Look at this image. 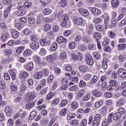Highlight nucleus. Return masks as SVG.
I'll use <instances>...</instances> for the list:
<instances>
[{
    "label": "nucleus",
    "mask_w": 126,
    "mask_h": 126,
    "mask_svg": "<svg viewBox=\"0 0 126 126\" xmlns=\"http://www.w3.org/2000/svg\"><path fill=\"white\" fill-rule=\"evenodd\" d=\"M24 67L25 69H26L27 71H32L34 68V64L32 62H30L27 63H26Z\"/></svg>",
    "instance_id": "obj_1"
},
{
    "label": "nucleus",
    "mask_w": 126,
    "mask_h": 126,
    "mask_svg": "<svg viewBox=\"0 0 126 126\" xmlns=\"http://www.w3.org/2000/svg\"><path fill=\"white\" fill-rule=\"evenodd\" d=\"M21 112H22V111H20L19 112L14 114V119H15V120H17L19 118H21Z\"/></svg>",
    "instance_id": "obj_56"
},
{
    "label": "nucleus",
    "mask_w": 126,
    "mask_h": 126,
    "mask_svg": "<svg viewBox=\"0 0 126 126\" xmlns=\"http://www.w3.org/2000/svg\"><path fill=\"white\" fill-rule=\"evenodd\" d=\"M109 84L113 87H116L118 85V83L114 80H111L109 82Z\"/></svg>",
    "instance_id": "obj_58"
},
{
    "label": "nucleus",
    "mask_w": 126,
    "mask_h": 126,
    "mask_svg": "<svg viewBox=\"0 0 126 126\" xmlns=\"http://www.w3.org/2000/svg\"><path fill=\"white\" fill-rule=\"evenodd\" d=\"M118 113H120V114H121V115H122V114L124 115L125 114H126V110H125V109H124V108L120 107L118 109Z\"/></svg>",
    "instance_id": "obj_63"
},
{
    "label": "nucleus",
    "mask_w": 126,
    "mask_h": 126,
    "mask_svg": "<svg viewBox=\"0 0 126 126\" xmlns=\"http://www.w3.org/2000/svg\"><path fill=\"white\" fill-rule=\"evenodd\" d=\"M26 14V11L22 10V11H18L17 13V15L18 16H23V15Z\"/></svg>",
    "instance_id": "obj_50"
},
{
    "label": "nucleus",
    "mask_w": 126,
    "mask_h": 126,
    "mask_svg": "<svg viewBox=\"0 0 126 126\" xmlns=\"http://www.w3.org/2000/svg\"><path fill=\"white\" fill-rule=\"evenodd\" d=\"M80 56L76 55L74 53H72L71 55L72 59L75 61H81L82 59V54L79 53Z\"/></svg>",
    "instance_id": "obj_15"
},
{
    "label": "nucleus",
    "mask_w": 126,
    "mask_h": 126,
    "mask_svg": "<svg viewBox=\"0 0 126 126\" xmlns=\"http://www.w3.org/2000/svg\"><path fill=\"white\" fill-rule=\"evenodd\" d=\"M61 81L63 85H65V86H67L68 84V79H67V78H65V77L63 78Z\"/></svg>",
    "instance_id": "obj_33"
},
{
    "label": "nucleus",
    "mask_w": 126,
    "mask_h": 126,
    "mask_svg": "<svg viewBox=\"0 0 126 126\" xmlns=\"http://www.w3.org/2000/svg\"><path fill=\"white\" fill-rule=\"evenodd\" d=\"M79 49L83 52H84L87 50V47L83 44L79 45L78 46Z\"/></svg>",
    "instance_id": "obj_42"
},
{
    "label": "nucleus",
    "mask_w": 126,
    "mask_h": 126,
    "mask_svg": "<svg viewBox=\"0 0 126 126\" xmlns=\"http://www.w3.org/2000/svg\"><path fill=\"white\" fill-rule=\"evenodd\" d=\"M35 97L36 96H35V94H34V93L28 92L26 94V98H27V99H28L29 100H30V101L34 100Z\"/></svg>",
    "instance_id": "obj_8"
},
{
    "label": "nucleus",
    "mask_w": 126,
    "mask_h": 126,
    "mask_svg": "<svg viewBox=\"0 0 126 126\" xmlns=\"http://www.w3.org/2000/svg\"><path fill=\"white\" fill-rule=\"evenodd\" d=\"M111 5L113 7H118L120 5V1H119V0H112L111 1Z\"/></svg>",
    "instance_id": "obj_23"
},
{
    "label": "nucleus",
    "mask_w": 126,
    "mask_h": 126,
    "mask_svg": "<svg viewBox=\"0 0 126 126\" xmlns=\"http://www.w3.org/2000/svg\"><path fill=\"white\" fill-rule=\"evenodd\" d=\"M42 77H43V74H42V72H37L33 75V78H35V79H37V80L41 79Z\"/></svg>",
    "instance_id": "obj_17"
},
{
    "label": "nucleus",
    "mask_w": 126,
    "mask_h": 126,
    "mask_svg": "<svg viewBox=\"0 0 126 126\" xmlns=\"http://www.w3.org/2000/svg\"><path fill=\"white\" fill-rule=\"evenodd\" d=\"M79 69L80 72H81L82 73H85V72H87V66L81 65L79 67Z\"/></svg>",
    "instance_id": "obj_27"
},
{
    "label": "nucleus",
    "mask_w": 126,
    "mask_h": 126,
    "mask_svg": "<svg viewBox=\"0 0 126 126\" xmlns=\"http://www.w3.org/2000/svg\"><path fill=\"white\" fill-rule=\"evenodd\" d=\"M86 62L89 65H93V64H94V60H93V58H92V56L90 55H88L86 57Z\"/></svg>",
    "instance_id": "obj_2"
},
{
    "label": "nucleus",
    "mask_w": 126,
    "mask_h": 126,
    "mask_svg": "<svg viewBox=\"0 0 126 126\" xmlns=\"http://www.w3.org/2000/svg\"><path fill=\"white\" fill-rule=\"evenodd\" d=\"M28 76H29V73L25 71H21L19 75L20 79H26Z\"/></svg>",
    "instance_id": "obj_4"
},
{
    "label": "nucleus",
    "mask_w": 126,
    "mask_h": 126,
    "mask_svg": "<svg viewBox=\"0 0 126 126\" xmlns=\"http://www.w3.org/2000/svg\"><path fill=\"white\" fill-rule=\"evenodd\" d=\"M85 92V91H84V90H80L77 94V98H81V97H82V96L84 95Z\"/></svg>",
    "instance_id": "obj_38"
},
{
    "label": "nucleus",
    "mask_w": 126,
    "mask_h": 126,
    "mask_svg": "<svg viewBox=\"0 0 126 126\" xmlns=\"http://www.w3.org/2000/svg\"><path fill=\"white\" fill-rule=\"evenodd\" d=\"M114 116V113H111L108 115L107 118V123L110 124V123L113 121V117Z\"/></svg>",
    "instance_id": "obj_35"
},
{
    "label": "nucleus",
    "mask_w": 126,
    "mask_h": 126,
    "mask_svg": "<svg viewBox=\"0 0 126 126\" xmlns=\"http://www.w3.org/2000/svg\"><path fill=\"white\" fill-rule=\"evenodd\" d=\"M30 46L32 50H34L36 51V50H38V49L40 48V44L38 43V42H33L31 44Z\"/></svg>",
    "instance_id": "obj_12"
},
{
    "label": "nucleus",
    "mask_w": 126,
    "mask_h": 126,
    "mask_svg": "<svg viewBox=\"0 0 126 126\" xmlns=\"http://www.w3.org/2000/svg\"><path fill=\"white\" fill-rule=\"evenodd\" d=\"M35 107V102H32L26 104V107L27 109H32Z\"/></svg>",
    "instance_id": "obj_26"
},
{
    "label": "nucleus",
    "mask_w": 126,
    "mask_h": 126,
    "mask_svg": "<svg viewBox=\"0 0 126 126\" xmlns=\"http://www.w3.org/2000/svg\"><path fill=\"white\" fill-rule=\"evenodd\" d=\"M46 60L48 62H50V63H54L55 60H56V58L55 57V56H54L53 55H48L46 57Z\"/></svg>",
    "instance_id": "obj_22"
},
{
    "label": "nucleus",
    "mask_w": 126,
    "mask_h": 126,
    "mask_svg": "<svg viewBox=\"0 0 126 126\" xmlns=\"http://www.w3.org/2000/svg\"><path fill=\"white\" fill-rule=\"evenodd\" d=\"M126 104V99L125 97H121L119 100L116 102V107H122Z\"/></svg>",
    "instance_id": "obj_5"
},
{
    "label": "nucleus",
    "mask_w": 126,
    "mask_h": 126,
    "mask_svg": "<svg viewBox=\"0 0 126 126\" xmlns=\"http://www.w3.org/2000/svg\"><path fill=\"white\" fill-rule=\"evenodd\" d=\"M32 6V3L30 2H26L24 4V6L26 7V8H29V7H31Z\"/></svg>",
    "instance_id": "obj_59"
},
{
    "label": "nucleus",
    "mask_w": 126,
    "mask_h": 126,
    "mask_svg": "<svg viewBox=\"0 0 126 126\" xmlns=\"http://www.w3.org/2000/svg\"><path fill=\"white\" fill-rule=\"evenodd\" d=\"M78 11L79 13H80V14H81V15H83V16L86 17L89 15V12L88 11V10L83 8H80L79 9Z\"/></svg>",
    "instance_id": "obj_11"
},
{
    "label": "nucleus",
    "mask_w": 126,
    "mask_h": 126,
    "mask_svg": "<svg viewBox=\"0 0 126 126\" xmlns=\"http://www.w3.org/2000/svg\"><path fill=\"white\" fill-rule=\"evenodd\" d=\"M103 105V102L102 101H99L97 102L94 104L95 108H100L101 106Z\"/></svg>",
    "instance_id": "obj_57"
},
{
    "label": "nucleus",
    "mask_w": 126,
    "mask_h": 126,
    "mask_svg": "<svg viewBox=\"0 0 126 126\" xmlns=\"http://www.w3.org/2000/svg\"><path fill=\"white\" fill-rule=\"evenodd\" d=\"M92 77V75L90 74H86L83 78L84 79H85V80H90V79H91V78Z\"/></svg>",
    "instance_id": "obj_45"
},
{
    "label": "nucleus",
    "mask_w": 126,
    "mask_h": 126,
    "mask_svg": "<svg viewBox=\"0 0 126 126\" xmlns=\"http://www.w3.org/2000/svg\"><path fill=\"white\" fill-rule=\"evenodd\" d=\"M76 116V114H75V113H70L67 116V120H68V121H70V120H71V119H74L75 118Z\"/></svg>",
    "instance_id": "obj_32"
},
{
    "label": "nucleus",
    "mask_w": 126,
    "mask_h": 126,
    "mask_svg": "<svg viewBox=\"0 0 126 126\" xmlns=\"http://www.w3.org/2000/svg\"><path fill=\"white\" fill-rule=\"evenodd\" d=\"M57 43L61 44V43H67V39L63 36H59L57 39Z\"/></svg>",
    "instance_id": "obj_16"
},
{
    "label": "nucleus",
    "mask_w": 126,
    "mask_h": 126,
    "mask_svg": "<svg viewBox=\"0 0 126 126\" xmlns=\"http://www.w3.org/2000/svg\"><path fill=\"white\" fill-rule=\"evenodd\" d=\"M107 63H108V60L106 58H104L102 61V68H103V69H107L108 67Z\"/></svg>",
    "instance_id": "obj_24"
},
{
    "label": "nucleus",
    "mask_w": 126,
    "mask_h": 126,
    "mask_svg": "<svg viewBox=\"0 0 126 126\" xmlns=\"http://www.w3.org/2000/svg\"><path fill=\"white\" fill-rule=\"evenodd\" d=\"M54 80V76L53 75H49L47 78V83L48 84H51L53 81Z\"/></svg>",
    "instance_id": "obj_46"
},
{
    "label": "nucleus",
    "mask_w": 126,
    "mask_h": 126,
    "mask_svg": "<svg viewBox=\"0 0 126 126\" xmlns=\"http://www.w3.org/2000/svg\"><path fill=\"white\" fill-rule=\"evenodd\" d=\"M93 22L94 24H100L103 22V20L102 19L100 18H94L93 20Z\"/></svg>",
    "instance_id": "obj_31"
},
{
    "label": "nucleus",
    "mask_w": 126,
    "mask_h": 126,
    "mask_svg": "<svg viewBox=\"0 0 126 126\" xmlns=\"http://www.w3.org/2000/svg\"><path fill=\"white\" fill-rule=\"evenodd\" d=\"M119 50H123L126 48V44H120L118 45Z\"/></svg>",
    "instance_id": "obj_43"
},
{
    "label": "nucleus",
    "mask_w": 126,
    "mask_h": 126,
    "mask_svg": "<svg viewBox=\"0 0 126 126\" xmlns=\"http://www.w3.org/2000/svg\"><path fill=\"white\" fill-rule=\"evenodd\" d=\"M43 12L46 15H49L52 13V10L50 8H45L43 10Z\"/></svg>",
    "instance_id": "obj_39"
},
{
    "label": "nucleus",
    "mask_w": 126,
    "mask_h": 126,
    "mask_svg": "<svg viewBox=\"0 0 126 126\" xmlns=\"http://www.w3.org/2000/svg\"><path fill=\"white\" fill-rule=\"evenodd\" d=\"M83 42L85 44H89L91 42V38L89 36H84L82 37Z\"/></svg>",
    "instance_id": "obj_20"
},
{
    "label": "nucleus",
    "mask_w": 126,
    "mask_h": 126,
    "mask_svg": "<svg viewBox=\"0 0 126 126\" xmlns=\"http://www.w3.org/2000/svg\"><path fill=\"white\" fill-rule=\"evenodd\" d=\"M4 111L5 112V114L8 117H10V116H11V115H12V109H11V108H10L8 106H6L4 108Z\"/></svg>",
    "instance_id": "obj_13"
},
{
    "label": "nucleus",
    "mask_w": 126,
    "mask_h": 126,
    "mask_svg": "<svg viewBox=\"0 0 126 126\" xmlns=\"http://www.w3.org/2000/svg\"><path fill=\"white\" fill-rule=\"evenodd\" d=\"M60 59H61V60H64V59H65L66 58V53L64 52L61 53L60 54Z\"/></svg>",
    "instance_id": "obj_64"
},
{
    "label": "nucleus",
    "mask_w": 126,
    "mask_h": 126,
    "mask_svg": "<svg viewBox=\"0 0 126 126\" xmlns=\"http://www.w3.org/2000/svg\"><path fill=\"white\" fill-rule=\"evenodd\" d=\"M9 74L11 75V77H12V79L13 80H15V77L16 76V75L15 74V72H13V71H12V70H10L9 71Z\"/></svg>",
    "instance_id": "obj_47"
},
{
    "label": "nucleus",
    "mask_w": 126,
    "mask_h": 126,
    "mask_svg": "<svg viewBox=\"0 0 126 126\" xmlns=\"http://www.w3.org/2000/svg\"><path fill=\"white\" fill-rule=\"evenodd\" d=\"M25 48L23 46L19 47L16 50L17 54H20L23 51H24Z\"/></svg>",
    "instance_id": "obj_40"
},
{
    "label": "nucleus",
    "mask_w": 126,
    "mask_h": 126,
    "mask_svg": "<svg viewBox=\"0 0 126 126\" xmlns=\"http://www.w3.org/2000/svg\"><path fill=\"white\" fill-rule=\"evenodd\" d=\"M40 44L42 47L45 46H49V45H51V41H47V39L43 38L40 40Z\"/></svg>",
    "instance_id": "obj_6"
},
{
    "label": "nucleus",
    "mask_w": 126,
    "mask_h": 126,
    "mask_svg": "<svg viewBox=\"0 0 126 126\" xmlns=\"http://www.w3.org/2000/svg\"><path fill=\"white\" fill-rule=\"evenodd\" d=\"M73 22L74 24H77V25H81L83 23V19L82 18H73Z\"/></svg>",
    "instance_id": "obj_9"
},
{
    "label": "nucleus",
    "mask_w": 126,
    "mask_h": 126,
    "mask_svg": "<svg viewBox=\"0 0 126 126\" xmlns=\"http://www.w3.org/2000/svg\"><path fill=\"white\" fill-rule=\"evenodd\" d=\"M66 112H67V109L66 108H63L60 111V115L61 116H65L66 115Z\"/></svg>",
    "instance_id": "obj_53"
},
{
    "label": "nucleus",
    "mask_w": 126,
    "mask_h": 126,
    "mask_svg": "<svg viewBox=\"0 0 126 126\" xmlns=\"http://www.w3.org/2000/svg\"><path fill=\"white\" fill-rule=\"evenodd\" d=\"M28 20L30 24H36V20L34 18H28Z\"/></svg>",
    "instance_id": "obj_41"
},
{
    "label": "nucleus",
    "mask_w": 126,
    "mask_h": 126,
    "mask_svg": "<svg viewBox=\"0 0 126 126\" xmlns=\"http://www.w3.org/2000/svg\"><path fill=\"white\" fill-rule=\"evenodd\" d=\"M107 111H108V108H107V106H104L102 107V114L103 115H106V114H107Z\"/></svg>",
    "instance_id": "obj_61"
},
{
    "label": "nucleus",
    "mask_w": 126,
    "mask_h": 126,
    "mask_svg": "<svg viewBox=\"0 0 126 126\" xmlns=\"http://www.w3.org/2000/svg\"><path fill=\"white\" fill-rule=\"evenodd\" d=\"M37 116V113L35 111H32L30 114V116L29 117V119L30 121L35 118V117Z\"/></svg>",
    "instance_id": "obj_25"
},
{
    "label": "nucleus",
    "mask_w": 126,
    "mask_h": 126,
    "mask_svg": "<svg viewBox=\"0 0 126 126\" xmlns=\"http://www.w3.org/2000/svg\"><path fill=\"white\" fill-rule=\"evenodd\" d=\"M97 81H98V77H97L96 75H94L91 80V83H96Z\"/></svg>",
    "instance_id": "obj_54"
},
{
    "label": "nucleus",
    "mask_w": 126,
    "mask_h": 126,
    "mask_svg": "<svg viewBox=\"0 0 126 126\" xmlns=\"http://www.w3.org/2000/svg\"><path fill=\"white\" fill-rule=\"evenodd\" d=\"M57 49H58V43H57V42H54L51 47H50V49L51 50V51H56V50H57Z\"/></svg>",
    "instance_id": "obj_36"
},
{
    "label": "nucleus",
    "mask_w": 126,
    "mask_h": 126,
    "mask_svg": "<svg viewBox=\"0 0 126 126\" xmlns=\"http://www.w3.org/2000/svg\"><path fill=\"white\" fill-rule=\"evenodd\" d=\"M118 75L122 78L126 77V70L125 69L120 68L118 70Z\"/></svg>",
    "instance_id": "obj_7"
},
{
    "label": "nucleus",
    "mask_w": 126,
    "mask_h": 126,
    "mask_svg": "<svg viewBox=\"0 0 126 126\" xmlns=\"http://www.w3.org/2000/svg\"><path fill=\"white\" fill-rule=\"evenodd\" d=\"M96 30L98 32H103L105 30V28L102 25H98L96 27Z\"/></svg>",
    "instance_id": "obj_37"
},
{
    "label": "nucleus",
    "mask_w": 126,
    "mask_h": 126,
    "mask_svg": "<svg viewBox=\"0 0 126 126\" xmlns=\"http://www.w3.org/2000/svg\"><path fill=\"white\" fill-rule=\"evenodd\" d=\"M70 125L72 126H77L79 125V122H78V120L76 119H74L70 121Z\"/></svg>",
    "instance_id": "obj_30"
},
{
    "label": "nucleus",
    "mask_w": 126,
    "mask_h": 126,
    "mask_svg": "<svg viewBox=\"0 0 126 126\" xmlns=\"http://www.w3.org/2000/svg\"><path fill=\"white\" fill-rule=\"evenodd\" d=\"M100 124V121L95 120V119L92 122L93 126H98Z\"/></svg>",
    "instance_id": "obj_60"
},
{
    "label": "nucleus",
    "mask_w": 126,
    "mask_h": 126,
    "mask_svg": "<svg viewBox=\"0 0 126 126\" xmlns=\"http://www.w3.org/2000/svg\"><path fill=\"white\" fill-rule=\"evenodd\" d=\"M93 94L95 97H101L102 96V93L98 90H94L93 91Z\"/></svg>",
    "instance_id": "obj_29"
},
{
    "label": "nucleus",
    "mask_w": 126,
    "mask_h": 126,
    "mask_svg": "<svg viewBox=\"0 0 126 126\" xmlns=\"http://www.w3.org/2000/svg\"><path fill=\"white\" fill-rule=\"evenodd\" d=\"M117 21H118V20L116 19V18L113 17L111 21V26L112 27H115L116 26V24H117Z\"/></svg>",
    "instance_id": "obj_49"
},
{
    "label": "nucleus",
    "mask_w": 126,
    "mask_h": 126,
    "mask_svg": "<svg viewBox=\"0 0 126 126\" xmlns=\"http://www.w3.org/2000/svg\"><path fill=\"white\" fill-rule=\"evenodd\" d=\"M32 54V51L30 49H26L23 53L24 56L28 57V56H31Z\"/></svg>",
    "instance_id": "obj_34"
},
{
    "label": "nucleus",
    "mask_w": 126,
    "mask_h": 126,
    "mask_svg": "<svg viewBox=\"0 0 126 126\" xmlns=\"http://www.w3.org/2000/svg\"><path fill=\"white\" fill-rule=\"evenodd\" d=\"M15 125L16 126H21L23 125V122L20 119H18L15 121Z\"/></svg>",
    "instance_id": "obj_52"
},
{
    "label": "nucleus",
    "mask_w": 126,
    "mask_h": 126,
    "mask_svg": "<svg viewBox=\"0 0 126 126\" xmlns=\"http://www.w3.org/2000/svg\"><path fill=\"white\" fill-rule=\"evenodd\" d=\"M27 88L26 87V85L23 84L20 87V90L21 92H24V91L26 90Z\"/></svg>",
    "instance_id": "obj_62"
},
{
    "label": "nucleus",
    "mask_w": 126,
    "mask_h": 126,
    "mask_svg": "<svg viewBox=\"0 0 126 126\" xmlns=\"http://www.w3.org/2000/svg\"><path fill=\"white\" fill-rule=\"evenodd\" d=\"M69 47L71 50H73L75 48V42L72 41L70 42L68 44Z\"/></svg>",
    "instance_id": "obj_48"
},
{
    "label": "nucleus",
    "mask_w": 126,
    "mask_h": 126,
    "mask_svg": "<svg viewBox=\"0 0 126 126\" xmlns=\"http://www.w3.org/2000/svg\"><path fill=\"white\" fill-rule=\"evenodd\" d=\"M89 9L94 15H99L101 14V10L97 8L90 7Z\"/></svg>",
    "instance_id": "obj_3"
},
{
    "label": "nucleus",
    "mask_w": 126,
    "mask_h": 126,
    "mask_svg": "<svg viewBox=\"0 0 126 126\" xmlns=\"http://www.w3.org/2000/svg\"><path fill=\"white\" fill-rule=\"evenodd\" d=\"M59 102H60V99L59 98L56 99L55 100L52 101V105L53 106V107L55 106H57V105L59 104Z\"/></svg>",
    "instance_id": "obj_55"
},
{
    "label": "nucleus",
    "mask_w": 126,
    "mask_h": 126,
    "mask_svg": "<svg viewBox=\"0 0 126 126\" xmlns=\"http://www.w3.org/2000/svg\"><path fill=\"white\" fill-rule=\"evenodd\" d=\"M62 26L63 27H65L67 25V24L66 23L67 21H68L69 17L68 16H67L66 15H63L62 16Z\"/></svg>",
    "instance_id": "obj_10"
},
{
    "label": "nucleus",
    "mask_w": 126,
    "mask_h": 126,
    "mask_svg": "<svg viewBox=\"0 0 126 126\" xmlns=\"http://www.w3.org/2000/svg\"><path fill=\"white\" fill-rule=\"evenodd\" d=\"M10 31L12 32L11 35L14 39H16V38H18V36H19V32H18V31L12 29H10Z\"/></svg>",
    "instance_id": "obj_14"
},
{
    "label": "nucleus",
    "mask_w": 126,
    "mask_h": 126,
    "mask_svg": "<svg viewBox=\"0 0 126 126\" xmlns=\"http://www.w3.org/2000/svg\"><path fill=\"white\" fill-rule=\"evenodd\" d=\"M102 37V36L101 35V33H99L97 32H95L94 34V38L95 39L96 41V42H98L100 39Z\"/></svg>",
    "instance_id": "obj_21"
},
{
    "label": "nucleus",
    "mask_w": 126,
    "mask_h": 126,
    "mask_svg": "<svg viewBox=\"0 0 126 126\" xmlns=\"http://www.w3.org/2000/svg\"><path fill=\"white\" fill-rule=\"evenodd\" d=\"M11 90L13 92H16L18 90V87L16 85H13L11 86Z\"/></svg>",
    "instance_id": "obj_44"
},
{
    "label": "nucleus",
    "mask_w": 126,
    "mask_h": 126,
    "mask_svg": "<svg viewBox=\"0 0 126 126\" xmlns=\"http://www.w3.org/2000/svg\"><path fill=\"white\" fill-rule=\"evenodd\" d=\"M9 61H10V59L8 57L3 58L2 60L3 63L4 64L8 63H9Z\"/></svg>",
    "instance_id": "obj_51"
},
{
    "label": "nucleus",
    "mask_w": 126,
    "mask_h": 126,
    "mask_svg": "<svg viewBox=\"0 0 126 126\" xmlns=\"http://www.w3.org/2000/svg\"><path fill=\"white\" fill-rule=\"evenodd\" d=\"M90 99V94H85L82 97V101L83 102H86L88 101Z\"/></svg>",
    "instance_id": "obj_28"
},
{
    "label": "nucleus",
    "mask_w": 126,
    "mask_h": 126,
    "mask_svg": "<svg viewBox=\"0 0 126 126\" xmlns=\"http://www.w3.org/2000/svg\"><path fill=\"white\" fill-rule=\"evenodd\" d=\"M122 118V114L120 112H116L113 115V120L114 121H118V120H120Z\"/></svg>",
    "instance_id": "obj_19"
},
{
    "label": "nucleus",
    "mask_w": 126,
    "mask_h": 126,
    "mask_svg": "<svg viewBox=\"0 0 126 126\" xmlns=\"http://www.w3.org/2000/svg\"><path fill=\"white\" fill-rule=\"evenodd\" d=\"M8 38H9V33L5 32L1 36V40L2 42H6Z\"/></svg>",
    "instance_id": "obj_18"
}]
</instances>
